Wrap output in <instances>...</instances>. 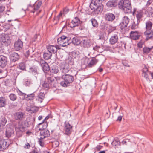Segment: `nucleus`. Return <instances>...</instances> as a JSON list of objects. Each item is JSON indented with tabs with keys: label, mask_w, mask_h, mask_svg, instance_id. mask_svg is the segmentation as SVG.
Listing matches in <instances>:
<instances>
[{
	"label": "nucleus",
	"mask_w": 153,
	"mask_h": 153,
	"mask_svg": "<svg viewBox=\"0 0 153 153\" xmlns=\"http://www.w3.org/2000/svg\"><path fill=\"white\" fill-rule=\"evenodd\" d=\"M118 7L126 13H131V6L129 0H121L118 3Z\"/></svg>",
	"instance_id": "f257e3e1"
},
{
	"label": "nucleus",
	"mask_w": 153,
	"mask_h": 153,
	"mask_svg": "<svg viewBox=\"0 0 153 153\" xmlns=\"http://www.w3.org/2000/svg\"><path fill=\"white\" fill-rule=\"evenodd\" d=\"M55 81L53 77H48L45 79L42 84V86L46 90L49 89L51 87H53L55 86Z\"/></svg>",
	"instance_id": "f03ea898"
},
{
	"label": "nucleus",
	"mask_w": 153,
	"mask_h": 153,
	"mask_svg": "<svg viewBox=\"0 0 153 153\" xmlns=\"http://www.w3.org/2000/svg\"><path fill=\"white\" fill-rule=\"evenodd\" d=\"M129 19L128 17L124 16L120 24L121 32L123 33H126L128 31L129 29L127 27V25L129 22Z\"/></svg>",
	"instance_id": "7ed1b4c3"
},
{
	"label": "nucleus",
	"mask_w": 153,
	"mask_h": 153,
	"mask_svg": "<svg viewBox=\"0 0 153 153\" xmlns=\"http://www.w3.org/2000/svg\"><path fill=\"white\" fill-rule=\"evenodd\" d=\"M62 78L64 81L61 82L60 85L64 87H66L69 84L72 83L74 80L73 76L69 74L63 75Z\"/></svg>",
	"instance_id": "20e7f679"
},
{
	"label": "nucleus",
	"mask_w": 153,
	"mask_h": 153,
	"mask_svg": "<svg viewBox=\"0 0 153 153\" xmlns=\"http://www.w3.org/2000/svg\"><path fill=\"white\" fill-rule=\"evenodd\" d=\"M71 42V38L62 36L57 39L59 45L62 47H65L69 45Z\"/></svg>",
	"instance_id": "39448f33"
},
{
	"label": "nucleus",
	"mask_w": 153,
	"mask_h": 153,
	"mask_svg": "<svg viewBox=\"0 0 153 153\" xmlns=\"http://www.w3.org/2000/svg\"><path fill=\"white\" fill-rule=\"evenodd\" d=\"M0 42L2 45L7 46L10 44L11 41L7 34L2 33L0 34Z\"/></svg>",
	"instance_id": "423d86ee"
},
{
	"label": "nucleus",
	"mask_w": 153,
	"mask_h": 153,
	"mask_svg": "<svg viewBox=\"0 0 153 153\" xmlns=\"http://www.w3.org/2000/svg\"><path fill=\"white\" fill-rule=\"evenodd\" d=\"M104 0H92L90 5L91 8L93 10L97 9V7L102 3Z\"/></svg>",
	"instance_id": "0eeeda50"
},
{
	"label": "nucleus",
	"mask_w": 153,
	"mask_h": 153,
	"mask_svg": "<svg viewBox=\"0 0 153 153\" xmlns=\"http://www.w3.org/2000/svg\"><path fill=\"white\" fill-rule=\"evenodd\" d=\"M9 144L5 140L0 139V150H3L5 149L9 146Z\"/></svg>",
	"instance_id": "6e6552de"
},
{
	"label": "nucleus",
	"mask_w": 153,
	"mask_h": 153,
	"mask_svg": "<svg viewBox=\"0 0 153 153\" xmlns=\"http://www.w3.org/2000/svg\"><path fill=\"white\" fill-rule=\"evenodd\" d=\"M144 35L146 37V41L153 38V30H146L144 32Z\"/></svg>",
	"instance_id": "1a4fd4ad"
},
{
	"label": "nucleus",
	"mask_w": 153,
	"mask_h": 153,
	"mask_svg": "<svg viewBox=\"0 0 153 153\" xmlns=\"http://www.w3.org/2000/svg\"><path fill=\"white\" fill-rule=\"evenodd\" d=\"M118 33L117 32L116 33L112 35L109 39V42L112 45H113L117 43L118 39Z\"/></svg>",
	"instance_id": "9d476101"
},
{
	"label": "nucleus",
	"mask_w": 153,
	"mask_h": 153,
	"mask_svg": "<svg viewBox=\"0 0 153 153\" xmlns=\"http://www.w3.org/2000/svg\"><path fill=\"white\" fill-rule=\"evenodd\" d=\"M40 135L41 138H45L49 136V132L47 129H43L40 131Z\"/></svg>",
	"instance_id": "9b49d317"
},
{
	"label": "nucleus",
	"mask_w": 153,
	"mask_h": 153,
	"mask_svg": "<svg viewBox=\"0 0 153 153\" xmlns=\"http://www.w3.org/2000/svg\"><path fill=\"white\" fill-rule=\"evenodd\" d=\"M7 57L3 55L0 56V66L4 67L7 65Z\"/></svg>",
	"instance_id": "f8f14e48"
},
{
	"label": "nucleus",
	"mask_w": 153,
	"mask_h": 153,
	"mask_svg": "<svg viewBox=\"0 0 153 153\" xmlns=\"http://www.w3.org/2000/svg\"><path fill=\"white\" fill-rule=\"evenodd\" d=\"M80 24V21L77 17H75L71 22V27L73 28L78 26Z\"/></svg>",
	"instance_id": "ddd939ff"
},
{
	"label": "nucleus",
	"mask_w": 153,
	"mask_h": 153,
	"mask_svg": "<svg viewBox=\"0 0 153 153\" xmlns=\"http://www.w3.org/2000/svg\"><path fill=\"white\" fill-rule=\"evenodd\" d=\"M24 113L22 112H18L15 113L14 114L15 119L19 120H22L24 118Z\"/></svg>",
	"instance_id": "4468645a"
},
{
	"label": "nucleus",
	"mask_w": 153,
	"mask_h": 153,
	"mask_svg": "<svg viewBox=\"0 0 153 153\" xmlns=\"http://www.w3.org/2000/svg\"><path fill=\"white\" fill-rule=\"evenodd\" d=\"M130 37L133 40H137L139 39L140 35L137 31H132L130 33Z\"/></svg>",
	"instance_id": "2eb2a0df"
},
{
	"label": "nucleus",
	"mask_w": 153,
	"mask_h": 153,
	"mask_svg": "<svg viewBox=\"0 0 153 153\" xmlns=\"http://www.w3.org/2000/svg\"><path fill=\"white\" fill-rule=\"evenodd\" d=\"M23 46L22 42L19 39L16 41L14 44L15 48L17 51L21 49Z\"/></svg>",
	"instance_id": "dca6fc26"
},
{
	"label": "nucleus",
	"mask_w": 153,
	"mask_h": 153,
	"mask_svg": "<svg viewBox=\"0 0 153 153\" xmlns=\"http://www.w3.org/2000/svg\"><path fill=\"white\" fill-rule=\"evenodd\" d=\"M40 64L44 72H45V71H48L50 70V67L48 65L45 61L43 60L41 61Z\"/></svg>",
	"instance_id": "f3484780"
},
{
	"label": "nucleus",
	"mask_w": 153,
	"mask_h": 153,
	"mask_svg": "<svg viewBox=\"0 0 153 153\" xmlns=\"http://www.w3.org/2000/svg\"><path fill=\"white\" fill-rule=\"evenodd\" d=\"M25 123L22 122H19L18 125L16 126V128L19 129L21 132H23L25 131V129L26 127Z\"/></svg>",
	"instance_id": "a211bd4d"
},
{
	"label": "nucleus",
	"mask_w": 153,
	"mask_h": 153,
	"mask_svg": "<svg viewBox=\"0 0 153 153\" xmlns=\"http://www.w3.org/2000/svg\"><path fill=\"white\" fill-rule=\"evenodd\" d=\"M65 134L68 135L70 134L72 126L68 122L65 123Z\"/></svg>",
	"instance_id": "6ab92c4d"
},
{
	"label": "nucleus",
	"mask_w": 153,
	"mask_h": 153,
	"mask_svg": "<svg viewBox=\"0 0 153 153\" xmlns=\"http://www.w3.org/2000/svg\"><path fill=\"white\" fill-rule=\"evenodd\" d=\"M10 57L11 60L15 62L18 60L19 56L17 53L14 52L10 55Z\"/></svg>",
	"instance_id": "aec40b11"
},
{
	"label": "nucleus",
	"mask_w": 153,
	"mask_h": 153,
	"mask_svg": "<svg viewBox=\"0 0 153 153\" xmlns=\"http://www.w3.org/2000/svg\"><path fill=\"white\" fill-rule=\"evenodd\" d=\"M69 65L67 64H65L61 66V71L64 73H66L69 70Z\"/></svg>",
	"instance_id": "412c9836"
},
{
	"label": "nucleus",
	"mask_w": 153,
	"mask_h": 153,
	"mask_svg": "<svg viewBox=\"0 0 153 153\" xmlns=\"http://www.w3.org/2000/svg\"><path fill=\"white\" fill-rule=\"evenodd\" d=\"M105 18L106 20L112 21L115 19V16L111 13H108L105 15Z\"/></svg>",
	"instance_id": "4be33fe9"
},
{
	"label": "nucleus",
	"mask_w": 153,
	"mask_h": 153,
	"mask_svg": "<svg viewBox=\"0 0 153 153\" xmlns=\"http://www.w3.org/2000/svg\"><path fill=\"white\" fill-rule=\"evenodd\" d=\"M48 50L51 54L52 53H55L57 51V48L54 45H51L48 47Z\"/></svg>",
	"instance_id": "5701e85b"
},
{
	"label": "nucleus",
	"mask_w": 153,
	"mask_h": 153,
	"mask_svg": "<svg viewBox=\"0 0 153 153\" xmlns=\"http://www.w3.org/2000/svg\"><path fill=\"white\" fill-rule=\"evenodd\" d=\"M117 2L116 0L110 1L107 3V5L109 7H115L117 5Z\"/></svg>",
	"instance_id": "b1692460"
},
{
	"label": "nucleus",
	"mask_w": 153,
	"mask_h": 153,
	"mask_svg": "<svg viewBox=\"0 0 153 153\" xmlns=\"http://www.w3.org/2000/svg\"><path fill=\"white\" fill-rule=\"evenodd\" d=\"M80 45L84 48L88 47L90 46V44L88 40H83L80 42Z\"/></svg>",
	"instance_id": "393cba45"
},
{
	"label": "nucleus",
	"mask_w": 153,
	"mask_h": 153,
	"mask_svg": "<svg viewBox=\"0 0 153 153\" xmlns=\"http://www.w3.org/2000/svg\"><path fill=\"white\" fill-rule=\"evenodd\" d=\"M152 25V23L150 21H148L145 23V29L146 30H151Z\"/></svg>",
	"instance_id": "a878e982"
},
{
	"label": "nucleus",
	"mask_w": 153,
	"mask_h": 153,
	"mask_svg": "<svg viewBox=\"0 0 153 153\" xmlns=\"http://www.w3.org/2000/svg\"><path fill=\"white\" fill-rule=\"evenodd\" d=\"M98 60L95 58H93L90 62L88 63V66L89 67H91L94 65L98 62Z\"/></svg>",
	"instance_id": "bb28decb"
},
{
	"label": "nucleus",
	"mask_w": 153,
	"mask_h": 153,
	"mask_svg": "<svg viewBox=\"0 0 153 153\" xmlns=\"http://www.w3.org/2000/svg\"><path fill=\"white\" fill-rule=\"evenodd\" d=\"M136 17L138 22H140V19L142 17L143 13L141 10L138 11L137 12Z\"/></svg>",
	"instance_id": "cd10ccee"
},
{
	"label": "nucleus",
	"mask_w": 153,
	"mask_h": 153,
	"mask_svg": "<svg viewBox=\"0 0 153 153\" xmlns=\"http://www.w3.org/2000/svg\"><path fill=\"white\" fill-rule=\"evenodd\" d=\"M6 105V99L4 97H0V107H4Z\"/></svg>",
	"instance_id": "c85d7f7f"
},
{
	"label": "nucleus",
	"mask_w": 153,
	"mask_h": 153,
	"mask_svg": "<svg viewBox=\"0 0 153 153\" xmlns=\"http://www.w3.org/2000/svg\"><path fill=\"white\" fill-rule=\"evenodd\" d=\"M42 4V2L39 1L35 4L34 7V10H32V12L34 13L35 11H37L40 8Z\"/></svg>",
	"instance_id": "c756f323"
},
{
	"label": "nucleus",
	"mask_w": 153,
	"mask_h": 153,
	"mask_svg": "<svg viewBox=\"0 0 153 153\" xmlns=\"http://www.w3.org/2000/svg\"><path fill=\"white\" fill-rule=\"evenodd\" d=\"M22 95H24L26 96V98L27 100H33L35 96L34 94L33 93L27 95H26V94L24 93H22Z\"/></svg>",
	"instance_id": "7c9ffc66"
},
{
	"label": "nucleus",
	"mask_w": 153,
	"mask_h": 153,
	"mask_svg": "<svg viewBox=\"0 0 153 153\" xmlns=\"http://www.w3.org/2000/svg\"><path fill=\"white\" fill-rule=\"evenodd\" d=\"M52 55V54L51 53L48 51L44 53L43 57L45 59L48 60L51 58Z\"/></svg>",
	"instance_id": "2f4dec72"
},
{
	"label": "nucleus",
	"mask_w": 153,
	"mask_h": 153,
	"mask_svg": "<svg viewBox=\"0 0 153 153\" xmlns=\"http://www.w3.org/2000/svg\"><path fill=\"white\" fill-rule=\"evenodd\" d=\"M7 122V120L6 118L4 117H2L1 119L0 122V127L1 128L4 126Z\"/></svg>",
	"instance_id": "473e14b6"
},
{
	"label": "nucleus",
	"mask_w": 153,
	"mask_h": 153,
	"mask_svg": "<svg viewBox=\"0 0 153 153\" xmlns=\"http://www.w3.org/2000/svg\"><path fill=\"white\" fill-rule=\"evenodd\" d=\"M72 42L73 44L76 45H78L80 43V41L76 37H74L72 39Z\"/></svg>",
	"instance_id": "72a5a7b5"
},
{
	"label": "nucleus",
	"mask_w": 153,
	"mask_h": 153,
	"mask_svg": "<svg viewBox=\"0 0 153 153\" xmlns=\"http://www.w3.org/2000/svg\"><path fill=\"white\" fill-rule=\"evenodd\" d=\"M103 9V7L100 4H99V5L97 7V9H96L95 10H93L98 13L99 12H102Z\"/></svg>",
	"instance_id": "f704fd0d"
},
{
	"label": "nucleus",
	"mask_w": 153,
	"mask_h": 153,
	"mask_svg": "<svg viewBox=\"0 0 153 153\" xmlns=\"http://www.w3.org/2000/svg\"><path fill=\"white\" fill-rule=\"evenodd\" d=\"M18 69L23 71L25 70V64L24 62H22L19 64V66L17 68Z\"/></svg>",
	"instance_id": "c9c22d12"
},
{
	"label": "nucleus",
	"mask_w": 153,
	"mask_h": 153,
	"mask_svg": "<svg viewBox=\"0 0 153 153\" xmlns=\"http://www.w3.org/2000/svg\"><path fill=\"white\" fill-rule=\"evenodd\" d=\"M153 48V47L150 48H149L147 47H145L143 48V53H144L148 54L150 51Z\"/></svg>",
	"instance_id": "e433bc0d"
},
{
	"label": "nucleus",
	"mask_w": 153,
	"mask_h": 153,
	"mask_svg": "<svg viewBox=\"0 0 153 153\" xmlns=\"http://www.w3.org/2000/svg\"><path fill=\"white\" fill-rule=\"evenodd\" d=\"M139 22H138L136 23L134 21H133V23L132 24V25L131 26V28L132 29H136L138 27V23Z\"/></svg>",
	"instance_id": "4c0bfd02"
},
{
	"label": "nucleus",
	"mask_w": 153,
	"mask_h": 153,
	"mask_svg": "<svg viewBox=\"0 0 153 153\" xmlns=\"http://www.w3.org/2000/svg\"><path fill=\"white\" fill-rule=\"evenodd\" d=\"M91 22L93 26L95 27H97L98 26V24L97 20L94 19H91Z\"/></svg>",
	"instance_id": "58836bf2"
},
{
	"label": "nucleus",
	"mask_w": 153,
	"mask_h": 153,
	"mask_svg": "<svg viewBox=\"0 0 153 153\" xmlns=\"http://www.w3.org/2000/svg\"><path fill=\"white\" fill-rule=\"evenodd\" d=\"M10 99L13 101L15 100L17 98L16 95L14 94H11L9 95Z\"/></svg>",
	"instance_id": "ea45409f"
},
{
	"label": "nucleus",
	"mask_w": 153,
	"mask_h": 153,
	"mask_svg": "<svg viewBox=\"0 0 153 153\" xmlns=\"http://www.w3.org/2000/svg\"><path fill=\"white\" fill-rule=\"evenodd\" d=\"M38 110V108L37 107L35 106H32L31 107L30 111H31V113H35Z\"/></svg>",
	"instance_id": "a19ab883"
},
{
	"label": "nucleus",
	"mask_w": 153,
	"mask_h": 153,
	"mask_svg": "<svg viewBox=\"0 0 153 153\" xmlns=\"http://www.w3.org/2000/svg\"><path fill=\"white\" fill-rule=\"evenodd\" d=\"M30 70L32 72L37 73V68L33 66V67L30 68Z\"/></svg>",
	"instance_id": "79ce46f5"
},
{
	"label": "nucleus",
	"mask_w": 153,
	"mask_h": 153,
	"mask_svg": "<svg viewBox=\"0 0 153 153\" xmlns=\"http://www.w3.org/2000/svg\"><path fill=\"white\" fill-rule=\"evenodd\" d=\"M144 44L143 41H140L137 44L138 47L139 48H141L143 47V45Z\"/></svg>",
	"instance_id": "37998d69"
},
{
	"label": "nucleus",
	"mask_w": 153,
	"mask_h": 153,
	"mask_svg": "<svg viewBox=\"0 0 153 153\" xmlns=\"http://www.w3.org/2000/svg\"><path fill=\"white\" fill-rule=\"evenodd\" d=\"M11 25L9 24H7L4 26V28L5 30L7 31L11 27Z\"/></svg>",
	"instance_id": "c03bdc74"
},
{
	"label": "nucleus",
	"mask_w": 153,
	"mask_h": 153,
	"mask_svg": "<svg viewBox=\"0 0 153 153\" xmlns=\"http://www.w3.org/2000/svg\"><path fill=\"white\" fill-rule=\"evenodd\" d=\"M43 139H41L40 138V139L39 140V143L40 146L42 147H43L44 146V144L43 141Z\"/></svg>",
	"instance_id": "a18cd8bd"
},
{
	"label": "nucleus",
	"mask_w": 153,
	"mask_h": 153,
	"mask_svg": "<svg viewBox=\"0 0 153 153\" xmlns=\"http://www.w3.org/2000/svg\"><path fill=\"white\" fill-rule=\"evenodd\" d=\"M30 147V145L28 143H26L24 146V147L25 149H29Z\"/></svg>",
	"instance_id": "49530a36"
},
{
	"label": "nucleus",
	"mask_w": 153,
	"mask_h": 153,
	"mask_svg": "<svg viewBox=\"0 0 153 153\" xmlns=\"http://www.w3.org/2000/svg\"><path fill=\"white\" fill-rule=\"evenodd\" d=\"M45 94L43 93H40L39 94L37 97L42 98V99H44V98Z\"/></svg>",
	"instance_id": "de8ad7c7"
},
{
	"label": "nucleus",
	"mask_w": 153,
	"mask_h": 153,
	"mask_svg": "<svg viewBox=\"0 0 153 153\" xmlns=\"http://www.w3.org/2000/svg\"><path fill=\"white\" fill-rule=\"evenodd\" d=\"M122 63L123 65L125 66L129 67V66L127 62L125 60H123L122 61Z\"/></svg>",
	"instance_id": "09e8293b"
},
{
	"label": "nucleus",
	"mask_w": 153,
	"mask_h": 153,
	"mask_svg": "<svg viewBox=\"0 0 153 153\" xmlns=\"http://www.w3.org/2000/svg\"><path fill=\"white\" fill-rule=\"evenodd\" d=\"M43 100V99H42V98L37 97L36 98V100L38 101V103L42 102Z\"/></svg>",
	"instance_id": "8fccbe9b"
},
{
	"label": "nucleus",
	"mask_w": 153,
	"mask_h": 153,
	"mask_svg": "<svg viewBox=\"0 0 153 153\" xmlns=\"http://www.w3.org/2000/svg\"><path fill=\"white\" fill-rule=\"evenodd\" d=\"M123 116V115L122 114H121L120 115L118 116L117 119V121H121L122 119V117Z\"/></svg>",
	"instance_id": "3c124183"
},
{
	"label": "nucleus",
	"mask_w": 153,
	"mask_h": 153,
	"mask_svg": "<svg viewBox=\"0 0 153 153\" xmlns=\"http://www.w3.org/2000/svg\"><path fill=\"white\" fill-rule=\"evenodd\" d=\"M147 73V72H143L142 73V75L146 79H147L148 77Z\"/></svg>",
	"instance_id": "603ef678"
},
{
	"label": "nucleus",
	"mask_w": 153,
	"mask_h": 153,
	"mask_svg": "<svg viewBox=\"0 0 153 153\" xmlns=\"http://www.w3.org/2000/svg\"><path fill=\"white\" fill-rule=\"evenodd\" d=\"M148 71V69L147 67L146 66H145L144 68H143L142 70L143 72H147Z\"/></svg>",
	"instance_id": "864d4df0"
},
{
	"label": "nucleus",
	"mask_w": 153,
	"mask_h": 153,
	"mask_svg": "<svg viewBox=\"0 0 153 153\" xmlns=\"http://www.w3.org/2000/svg\"><path fill=\"white\" fill-rule=\"evenodd\" d=\"M5 7L0 6V13L2 12L4 10Z\"/></svg>",
	"instance_id": "5fc2aeb1"
},
{
	"label": "nucleus",
	"mask_w": 153,
	"mask_h": 153,
	"mask_svg": "<svg viewBox=\"0 0 153 153\" xmlns=\"http://www.w3.org/2000/svg\"><path fill=\"white\" fill-rule=\"evenodd\" d=\"M30 49L28 50L25 53V55L26 57H28L29 55Z\"/></svg>",
	"instance_id": "6e6d98bb"
},
{
	"label": "nucleus",
	"mask_w": 153,
	"mask_h": 153,
	"mask_svg": "<svg viewBox=\"0 0 153 153\" xmlns=\"http://www.w3.org/2000/svg\"><path fill=\"white\" fill-rule=\"evenodd\" d=\"M31 82L30 81H27L25 82L26 86H29L31 84Z\"/></svg>",
	"instance_id": "4d7b16f0"
},
{
	"label": "nucleus",
	"mask_w": 153,
	"mask_h": 153,
	"mask_svg": "<svg viewBox=\"0 0 153 153\" xmlns=\"http://www.w3.org/2000/svg\"><path fill=\"white\" fill-rule=\"evenodd\" d=\"M52 72H53L55 74H57L59 72V70L56 68H55V69H52Z\"/></svg>",
	"instance_id": "13d9d810"
},
{
	"label": "nucleus",
	"mask_w": 153,
	"mask_h": 153,
	"mask_svg": "<svg viewBox=\"0 0 153 153\" xmlns=\"http://www.w3.org/2000/svg\"><path fill=\"white\" fill-rule=\"evenodd\" d=\"M147 11L149 13H151L152 12V8L151 7V8L149 7L148 8V9L147 10Z\"/></svg>",
	"instance_id": "bf43d9fd"
},
{
	"label": "nucleus",
	"mask_w": 153,
	"mask_h": 153,
	"mask_svg": "<svg viewBox=\"0 0 153 153\" xmlns=\"http://www.w3.org/2000/svg\"><path fill=\"white\" fill-rule=\"evenodd\" d=\"M152 0H149L147 2L146 5L147 6L149 5L152 3Z\"/></svg>",
	"instance_id": "052dcab7"
},
{
	"label": "nucleus",
	"mask_w": 153,
	"mask_h": 153,
	"mask_svg": "<svg viewBox=\"0 0 153 153\" xmlns=\"http://www.w3.org/2000/svg\"><path fill=\"white\" fill-rule=\"evenodd\" d=\"M62 12H60L59 14V15H58L57 16V18H58V19L59 20V19H60V18L62 16Z\"/></svg>",
	"instance_id": "680f3d73"
},
{
	"label": "nucleus",
	"mask_w": 153,
	"mask_h": 153,
	"mask_svg": "<svg viewBox=\"0 0 153 153\" xmlns=\"http://www.w3.org/2000/svg\"><path fill=\"white\" fill-rule=\"evenodd\" d=\"M69 11V10L67 8H65L63 9V12L64 13H66Z\"/></svg>",
	"instance_id": "e2e57ef3"
},
{
	"label": "nucleus",
	"mask_w": 153,
	"mask_h": 153,
	"mask_svg": "<svg viewBox=\"0 0 153 153\" xmlns=\"http://www.w3.org/2000/svg\"><path fill=\"white\" fill-rule=\"evenodd\" d=\"M100 48L99 46H95L93 48V49L95 51H97V50Z\"/></svg>",
	"instance_id": "0e129e2a"
},
{
	"label": "nucleus",
	"mask_w": 153,
	"mask_h": 153,
	"mask_svg": "<svg viewBox=\"0 0 153 153\" xmlns=\"http://www.w3.org/2000/svg\"><path fill=\"white\" fill-rule=\"evenodd\" d=\"M30 153H39L36 150H34L31 152Z\"/></svg>",
	"instance_id": "69168bd1"
},
{
	"label": "nucleus",
	"mask_w": 153,
	"mask_h": 153,
	"mask_svg": "<svg viewBox=\"0 0 153 153\" xmlns=\"http://www.w3.org/2000/svg\"><path fill=\"white\" fill-rule=\"evenodd\" d=\"M101 148L102 146H97L96 147L97 149H98V150H99L100 149H101Z\"/></svg>",
	"instance_id": "338daca9"
},
{
	"label": "nucleus",
	"mask_w": 153,
	"mask_h": 153,
	"mask_svg": "<svg viewBox=\"0 0 153 153\" xmlns=\"http://www.w3.org/2000/svg\"><path fill=\"white\" fill-rule=\"evenodd\" d=\"M127 142L125 140H123L122 142V143L123 145H126Z\"/></svg>",
	"instance_id": "774afa93"
}]
</instances>
